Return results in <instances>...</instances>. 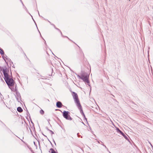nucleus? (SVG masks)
Returning <instances> with one entry per match:
<instances>
[{
    "instance_id": "obj_18",
    "label": "nucleus",
    "mask_w": 153,
    "mask_h": 153,
    "mask_svg": "<svg viewBox=\"0 0 153 153\" xmlns=\"http://www.w3.org/2000/svg\"><path fill=\"white\" fill-rule=\"evenodd\" d=\"M117 131L118 132H119L121 134L123 132L121 130H120L118 128L117 129Z\"/></svg>"
},
{
    "instance_id": "obj_8",
    "label": "nucleus",
    "mask_w": 153,
    "mask_h": 153,
    "mask_svg": "<svg viewBox=\"0 0 153 153\" xmlns=\"http://www.w3.org/2000/svg\"><path fill=\"white\" fill-rule=\"evenodd\" d=\"M17 110L18 112H21L23 111L22 109L20 107H19L17 108Z\"/></svg>"
},
{
    "instance_id": "obj_4",
    "label": "nucleus",
    "mask_w": 153,
    "mask_h": 153,
    "mask_svg": "<svg viewBox=\"0 0 153 153\" xmlns=\"http://www.w3.org/2000/svg\"><path fill=\"white\" fill-rule=\"evenodd\" d=\"M5 81L9 86H12L14 85V81L11 78H7V79H5Z\"/></svg>"
},
{
    "instance_id": "obj_11",
    "label": "nucleus",
    "mask_w": 153,
    "mask_h": 153,
    "mask_svg": "<svg viewBox=\"0 0 153 153\" xmlns=\"http://www.w3.org/2000/svg\"><path fill=\"white\" fill-rule=\"evenodd\" d=\"M101 142L102 143L101 144V145L103 146H104L107 149V151L108 152L110 153H111L108 150V149L107 148V147H106V146L104 145L103 144V143L102 142V141H101Z\"/></svg>"
},
{
    "instance_id": "obj_16",
    "label": "nucleus",
    "mask_w": 153,
    "mask_h": 153,
    "mask_svg": "<svg viewBox=\"0 0 153 153\" xmlns=\"http://www.w3.org/2000/svg\"><path fill=\"white\" fill-rule=\"evenodd\" d=\"M117 131L118 132H119L121 134L123 132L121 130H120L118 128L117 129Z\"/></svg>"
},
{
    "instance_id": "obj_9",
    "label": "nucleus",
    "mask_w": 153,
    "mask_h": 153,
    "mask_svg": "<svg viewBox=\"0 0 153 153\" xmlns=\"http://www.w3.org/2000/svg\"><path fill=\"white\" fill-rule=\"evenodd\" d=\"M2 57H3V59L5 61V62L6 63H7V61H6V60H9V59L7 58V56H6V57H4V56H2Z\"/></svg>"
},
{
    "instance_id": "obj_10",
    "label": "nucleus",
    "mask_w": 153,
    "mask_h": 153,
    "mask_svg": "<svg viewBox=\"0 0 153 153\" xmlns=\"http://www.w3.org/2000/svg\"><path fill=\"white\" fill-rule=\"evenodd\" d=\"M0 53L2 55H4V51H3V50L2 49H1L0 48Z\"/></svg>"
},
{
    "instance_id": "obj_1",
    "label": "nucleus",
    "mask_w": 153,
    "mask_h": 153,
    "mask_svg": "<svg viewBox=\"0 0 153 153\" xmlns=\"http://www.w3.org/2000/svg\"><path fill=\"white\" fill-rule=\"evenodd\" d=\"M72 95L74 99L75 102L76 103V105L78 108L80 112L82 115L84 117L85 119L86 118L85 117V115L84 114L82 108V107L79 102V100L78 98V96L77 94L73 92V93Z\"/></svg>"
},
{
    "instance_id": "obj_5",
    "label": "nucleus",
    "mask_w": 153,
    "mask_h": 153,
    "mask_svg": "<svg viewBox=\"0 0 153 153\" xmlns=\"http://www.w3.org/2000/svg\"><path fill=\"white\" fill-rule=\"evenodd\" d=\"M7 68H3V74L4 76L5 77V80L7 79V78H9L8 76V75L7 73Z\"/></svg>"
},
{
    "instance_id": "obj_19",
    "label": "nucleus",
    "mask_w": 153,
    "mask_h": 153,
    "mask_svg": "<svg viewBox=\"0 0 153 153\" xmlns=\"http://www.w3.org/2000/svg\"><path fill=\"white\" fill-rule=\"evenodd\" d=\"M117 131L118 132H119L121 134L123 132L121 130H120L118 128L117 129Z\"/></svg>"
},
{
    "instance_id": "obj_12",
    "label": "nucleus",
    "mask_w": 153,
    "mask_h": 153,
    "mask_svg": "<svg viewBox=\"0 0 153 153\" xmlns=\"http://www.w3.org/2000/svg\"><path fill=\"white\" fill-rule=\"evenodd\" d=\"M121 134L126 139L128 140V138L127 136H126L123 132H122Z\"/></svg>"
},
{
    "instance_id": "obj_3",
    "label": "nucleus",
    "mask_w": 153,
    "mask_h": 153,
    "mask_svg": "<svg viewBox=\"0 0 153 153\" xmlns=\"http://www.w3.org/2000/svg\"><path fill=\"white\" fill-rule=\"evenodd\" d=\"M69 112L64 111L63 112V117L67 120H72V118L69 115Z\"/></svg>"
},
{
    "instance_id": "obj_24",
    "label": "nucleus",
    "mask_w": 153,
    "mask_h": 153,
    "mask_svg": "<svg viewBox=\"0 0 153 153\" xmlns=\"http://www.w3.org/2000/svg\"><path fill=\"white\" fill-rule=\"evenodd\" d=\"M25 7L26 10H27V8H26V7Z\"/></svg>"
},
{
    "instance_id": "obj_20",
    "label": "nucleus",
    "mask_w": 153,
    "mask_h": 153,
    "mask_svg": "<svg viewBox=\"0 0 153 153\" xmlns=\"http://www.w3.org/2000/svg\"><path fill=\"white\" fill-rule=\"evenodd\" d=\"M148 142L150 144V145L153 148V146H152V144H151V143H150V142L149 141H148Z\"/></svg>"
},
{
    "instance_id": "obj_6",
    "label": "nucleus",
    "mask_w": 153,
    "mask_h": 153,
    "mask_svg": "<svg viewBox=\"0 0 153 153\" xmlns=\"http://www.w3.org/2000/svg\"><path fill=\"white\" fill-rule=\"evenodd\" d=\"M15 96L18 102H20V101L21 100V96L19 93L17 92L16 93Z\"/></svg>"
},
{
    "instance_id": "obj_23",
    "label": "nucleus",
    "mask_w": 153,
    "mask_h": 153,
    "mask_svg": "<svg viewBox=\"0 0 153 153\" xmlns=\"http://www.w3.org/2000/svg\"><path fill=\"white\" fill-rule=\"evenodd\" d=\"M50 131H51V132L52 133V134H54V133L53 131H51V130Z\"/></svg>"
},
{
    "instance_id": "obj_14",
    "label": "nucleus",
    "mask_w": 153,
    "mask_h": 153,
    "mask_svg": "<svg viewBox=\"0 0 153 153\" xmlns=\"http://www.w3.org/2000/svg\"><path fill=\"white\" fill-rule=\"evenodd\" d=\"M54 27L56 29V30H58V31H59L60 32V33H61V34L62 36H63V35H62V32H61V31L59 29H58V28H57L56 27H55V25H54Z\"/></svg>"
},
{
    "instance_id": "obj_13",
    "label": "nucleus",
    "mask_w": 153,
    "mask_h": 153,
    "mask_svg": "<svg viewBox=\"0 0 153 153\" xmlns=\"http://www.w3.org/2000/svg\"><path fill=\"white\" fill-rule=\"evenodd\" d=\"M50 150L51 151V153H57L52 148H51Z\"/></svg>"
},
{
    "instance_id": "obj_2",
    "label": "nucleus",
    "mask_w": 153,
    "mask_h": 153,
    "mask_svg": "<svg viewBox=\"0 0 153 153\" xmlns=\"http://www.w3.org/2000/svg\"><path fill=\"white\" fill-rule=\"evenodd\" d=\"M77 76L82 79L84 82L87 83L88 85L90 86L89 84V81L88 80L89 75H88V74L86 73H82L80 75H78Z\"/></svg>"
},
{
    "instance_id": "obj_21",
    "label": "nucleus",
    "mask_w": 153,
    "mask_h": 153,
    "mask_svg": "<svg viewBox=\"0 0 153 153\" xmlns=\"http://www.w3.org/2000/svg\"><path fill=\"white\" fill-rule=\"evenodd\" d=\"M20 0V1L22 3V4L23 5V6H24V4H23V2H22V0Z\"/></svg>"
},
{
    "instance_id": "obj_15",
    "label": "nucleus",
    "mask_w": 153,
    "mask_h": 153,
    "mask_svg": "<svg viewBox=\"0 0 153 153\" xmlns=\"http://www.w3.org/2000/svg\"><path fill=\"white\" fill-rule=\"evenodd\" d=\"M40 113L42 114H44V111L41 109L40 111Z\"/></svg>"
},
{
    "instance_id": "obj_26",
    "label": "nucleus",
    "mask_w": 153,
    "mask_h": 153,
    "mask_svg": "<svg viewBox=\"0 0 153 153\" xmlns=\"http://www.w3.org/2000/svg\"><path fill=\"white\" fill-rule=\"evenodd\" d=\"M0 95H1V94L0 93Z\"/></svg>"
},
{
    "instance_id": "obj_7",
    "label": "nucleus",
    "mask_w": 153,
    "mask_h": 153,
    "mask_svg": "<svg viewBox=\"0 0 153 153\" xmlns=\"http://www.w3.org/2000/svg\"><path fill=\"white\" fill-rule=\"evenodd\" d=\"M62 104L61 102L58 101L56 103V106L59 108H61L62 106Z\"/></svg>"
},
{
    "instance_id": "obj_22",
    "label": "nucleus",
    "mask_w": 153,
    "mask_h": 153,
    "mask_svg": "<svg viewBox=\"0 0 153 153\" xmlns=\"http://www.w3.org/2000/svg\"><path fill=\"white\" fill-rule=\"evenodd\" d=\"M96 140L97 141V142L99 143H100V142L99 141H98L97 140V139H96Z\"/></svg>"
},
{
    "instance_id": "obj_17",
    "label": "nucleus",
    "mask_w": 153,
    "mask_h": 153,
    "mask_svg": "<svg viewBox=\"0 0 153 153\" xmlns=\"http://www.w3.org/2000/svg\"><path fill=\"white\" fill-rule=\"evenodd\" d=\"M117 131L118 132H119L121 134L123 132L121 130H120L118 128L117 129Z\"/></svg>"
},
{
    "instance_id": "obj_25",
    "label": "nucleus",
    "mask_w": 153,
    "mask_h": 153,
    "mask_svg": "<svg viewBox=\"0 0 153 153\" xmlns=\"http://www.w3.org/2000/svg\"><path fill=\"white\" fill-rule=\"evenodd\" d=\"M66 37H67V38H68V39H69V38H68V37H67V36H66Z\"/></svg>"
}]
</instances>
